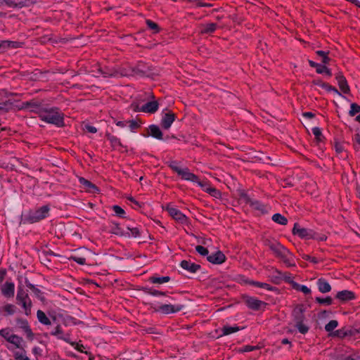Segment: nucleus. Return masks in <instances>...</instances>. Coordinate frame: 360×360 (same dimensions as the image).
Returning a JSON list of instances; mask_svg holds the SVG:
<instances>
[{
	"instance_id": "nucleus-29",
	"label": "nucleus",
	"mask_w": 360,
	"mask_h": 360,
	"mask_svg": "<svg viewBox=\"0 0 360 360\" xmlns=\"http://www.w3.org/2000/svg\"><path fill=\"white\" fill-rule=\"evenodd\" d=\"M61 334H62V330H61V328L59 325H58L56 327L55 330L51 331V335H54V336H58V338L59 339H61L67 342H70L72 345H75V342H70V338H69V335H66L63 336V335H60Z\"/></svg>"
},
{
	"instance_id": "nucleus-31",
	"label": "nucleus",
	"mask_w": 360,
	"mask_h": 360,
	"mask_svg": "<svg viewBox=\"0 0 360 360\" xmlns=\"http://www.w3.org/2000/svg\"><path fill=\"white\" fill-rule=\"evenodd\" d=\"M110 232L115 235L130 237L129 232L128 231L125 233L123 231L120 227L119 224L113 223Z\"/></svg>"
},
{
	"instance_id": "nucleus-23",
	"label": "nucleus",
	"mask_w": 360,
	"mask_h": 360,
	"mask_svg": "<svg viewBox=\"0 0 360 360\" xmlns=\"http://www.w3.org/2000/svg\"><path fill=\"white\" fill-rule=\"evenodd\" d=\"M328 51H316V62L328 64L331 58L328 57Z\"/></svg>"
},
{
	"instance_id": "nucleus-39",
	"label": "nucleus",
	"mask_w": 360,
	"mask_h": 360,
	"mask_svg": "<svg viewBox=\"0 0 360 360\" xmlns=\"http://www.w3.org/2000/svg\"><path fill=\"white\" fill-rule=\"evenodd\" d=\"M316 86H320L326 89L328 91H333L335 94H337L338 95H341V94L338 91V89L335 87H333V86L329 85L328 84L324 83L317 79H316Z\"/></svg>"
},
{
	"instance_id": "nucleus-37",
	"label": "nucleus",
	"mask_w": 360,
	"mask_h": 360,
	"mask_svg": "<svg viewBox=\"0 0 360 360\" xmlns=\"http://www.w3.org/2000/svg\"><path fill=\"white\" fill-rule=\"evenodd\" d=\"M205 184V187L202 188V189L207 192V193L210 194L212 196L216 198H219L221 197V192L214 188H212V187H207V184L206 183H204Z\"/></svg>"
},
{
	"instance_id": "nucleus-20",
	"label": "nucleus",
	"mask_w": 360,
	"mask_h": 360,
	"mask_svg": "<svg viewBox=\"0 0 360 360\" xmlns=\"http://www.w3.org/2000/svg\"><path fill=\"white\" fill-rule=\"evenodd\" d=\"M159 103L157 101H148L141 106V110L144 112L155 113L158 109Z\"/></svg>"
},
{
	"instance_id": "nucleus-4",
	"label": "nucleus",
	"mask_w": 360,
	"mask_h": 360,
	"mask_svg": "<svg viewBox=\"0 0 360 360\" xmlns=\"http://www.w3.org/2000/svg\"><path fill=\"white\" fill-rule=\"evenodd\" d=\"M174 171L176 172L181 178L186 181H190L197 183L201 188H204L205 184L199 181L198 176L190 172L188 168L181 169L180 167L174 168Z\"/></svg>"
},
{
	"instance_id": "nucleus-14",
	"label": "nucleus",
	"mask_w": 360,
	"mask_h": 360,
	"mask_svg": "<svg viewBox=\"0 0 360 360\" xmlns=\"http://www.w3.org/2000/svg\"><path fill=\"white\" fill-rule=\"evenodd\" d=\"M79 181L87 192L91 193H97L99 192L98 188L95 184H92L91 181L84 179V177H79Z\"/></svg>"
},
{
	"instance_id": "nucleus-45",
	"label": "nucleus",
	"mask_w": 360,
	"mask_h": 360,
	"mask_svg": "<svg viewBox=\"0 0 360 360\" xmlns=\"http://www.w3.org/2000/svg\"><path fill=\"white\" fill-rule=\"evenodd\" d=\"M347 328V338L356 337L360 333V328H356L352 326H346Z\"/></svg>"
},
{
	"instance_id": "nucleus-53",
	"label": "nucleus",
	"mask_w": 360,
	"mask_h": 360,
	"mask_svg": "<svg viewBox=\"0 0 360 360\" xmlns=\"http://www.w3.org/2000/svg\"><path fill=\"white\" fill-rule=\"evenodd\" d=\"M296 328L299 330L300 333L302 334H305L309 330V327L304 324L303 322L297 323L295 324Z\"/></svg>"
},
{
	"instance_id": "nucleus-28",
	"label": "nucleus",
	"mask_w": 360,
	"mask_h": 360,
	"mask_svg": "<svg viewBox=\"0 0 360 360\" xmlns=\"http://www.w3.org/2000/svg\"><path fill=\"white\" fill-rule=\"evenodd\" d=\"M22 108H30L31 111L35 112L39 115L40 110H42L44 107L41 106L39 104L34 101H27L23 103Z\"/></svg>"
},
{
	"instance_id": "nucleus-56",
	"label": "nucleus",
	"mask_w": 360,
	"mask_h": 360,
	"mask_svg": "<svg viewBox=\"0 0 360 360\" xmlns=\"http://www.w3.org/2000/svg\"><path fill=\"white\" fill-rule=\"evenodd\" d=\"M70 259H72L77 262L79 264H86V259L84 257H79L77 255H72L70 257Z\"/></svg>"
},
{
	"instance_id": "nucleus-10",
	"label": "nucleus",
	"mask_w": 360,
	"mask_h": 360,
	"mask_svg": "<svg viewBox=\"0 0 360 360\" xmlns=\"http://www.w3.org/2000/svg\"><path fill=\"white\" fill-rule=\"evenodd\" d=\"M243 302L245 304L251 309L258 310L262 305H266V304L259 300L255 297H250L248 295L243 296Z\"/></svg>"
},
{
	"instance_id": "nucleus-47",
	"label": "nucleus",
	"mask_w": 360,
	"mask_h": 360,
	"mask_svg": "<svg viewBox=\"0 0 360 360\" xmlns=\"http://www.w3.org/2000/svg\"><path fill=\"white\" fill-rule=\"evenodd\" d=\"M20 303L22 304V307L25 309V314L28 316L31 311V305L32 304H31L30 300H25L23 301H20Z\"/></svg>"
},
{
	"instance_id": "nucleus-57",
	"label": "nucleus",
	"mask_w": 360,
	"mask_h": 360,
	"mask_svg": "<svg viewBox=\"0 0 360 360\" xmlns=\"http://www.w3.org/2000/svg\"><path fill=\"white\" fill-rule=\"evenodd\" d=\"M15 307L13 304H8L4 307V310L6 312L7 315L13 314L15 312Z\"/></svg>"
},
{
	"instance_id": "nucleus-19",
	"label": "nucleus",
	"mask_w": 360,
	"mask_h": 360,
	"mask_svg": "<svg viewBox=\"0 0 360 360\" xmlns=\"http://www.w3.org/2000/svg\"><path fill=\"white\" fill-rule=\"evenodd\" d=\"M180 266L184 269L191 272L195 273L201 269V266L195 263H192L190 261L182 260Z\"/></svg>"
},
{
	"instance_id": "nucleus-9",
	"label": "nucleus",
	"mask_w": 360,
	"mask_h": 360,
	"mask_svg": "<svg viewBox=\"0 0 360 360\" xmlns=\"http://www.w3.org/2000/svg\"><path fill=\"white\" fill-rule=\"evenodd\" d=\"M165 209L169 212V215L178 222L181 224H186L188 222L187 217L177 209L170 207L169 205H167Z\"/></svg>"
},
{
	"instance_id": "nucleus-32",
	"label": "nucleus",
	"mask_w": 360,
	"mask_h": 360,
	"mask_svg": "<svg viewBox=\"0 0 360 360\" xmlns=\"http://www.w3.org/2000/svg\"><path fill=\"white\" fill-rule=\"evenodd\" d=\"M278 274V276L276 277V279H283L285 282L290 283L292 287V283H295L291 278V274L289 273H282L280 271H276Z\"/></svg>"
},
{
	"instance_id": "nucleus-12",
	"label": "nucleus",
	"mask_w": 360,
	"mask_h": 360,
	"mask_svg": "<svg viewBox=\"0 0 360 360\" xmlns=\"http://www.w3.org/2000/svg\"><path fill=\"white\" fill-rule=\"evenodd\" d=\"M176 119V115L172 111L165 113L161 120V126L164 129L170 128L172 124Z\"/></svg>"
},
{
	"instance_id": "nucleus-60",
	"label": "nucleus",
	"mask_w": 360,
	"mask_h": 360,
	"mask_svg": "<svg viewBox=\"0 0 360 360\" xmlns=\"http://www.w3.org/2000/svg\"><path fill=\"white\" fill-rule=\"evenodd\" d=\"M259 349V347L258 346H250V345H246L244 347L241 348L240 349V352H251L255 349Z\"/></svg>"
},
{
	"instance_id": "nucleus-44",
	"label": "nucleus",
	"mask_w": 360,
	"mask_h": 360,
	"mask_svg": "<svg viewBox=\"0 0 360 360\" xmlns=\"http://www.w3.org/2000/svg\"><path fill=\"white\" fill-rule=\"evenodd\" d=\"M338 326V322L336 320H331L330 321L326 326H325V330L332 333L333 330Z\"/></svg>"
},
{
	"instance_id": "nucleus-13",
	"label": "nucleus",
	"mask_w": 360,
	"mask_h": 360,
	"mask_svg": "<svg viewBox=\"0 0 360 360\" xmlns=\"http://www.w3.org/2000/svg\"><path fill=\"white\" fill-rule=\"evenodd\" d=\"M207 259L212 264H221L225 262L226 256L221 251L219 250L212 255H207Z\"/></svg>"
},
{
	"instance_id": "nucleus-5",
	"label": "nucleus",
	"mask_w": 360,
	"mask_h": 360,
	"mask_svg": "<svg viewBox=\"0 0 360 360\" xmlns=\"http://www.w3.org/2000/svg\"><path fill=\"white\" fill-rule=\"evenodd\" d=\"M50 209L48 205H44L34 212L30 213L27 217V221L31 224L37 222L46 218Z\"/></svg>"
},
{
	"instance_id": "nucleus-33",
	"label": "nucleus",
	"mask_w": 360,
	"mask_h": 360,
	"mask_svg": "<svg viewBox=\"0 0 360 360\" xmlns=\"http://www.w3.org/2000/svg\"><path fill=\"white\" fill-rule=\"evenodd\" d=\"M330 335L332 337H337L340 339H343L347 338V327H343L340 329H338L332 333H330Z\"/></svg>"
},
{
	"instance_id": "nucleus-21",
	"label": "nucleus",
	"mask_w": 360,
	"mask_h": 360,
	"mask_svg": "<svg viewBox=\"0 0 360 360\" xmlns=\"http://www.w3.org/2000/svg\"><path fill=\"white\" fill-rule=\"evenodd\" d=\"M354 293L350 290H345L338 292L336 295L335 298L342 301V302H347L349 300H352L354 299Z\"/></svg>"
},
{
	"instance_id": "nucleus-50",
	"label": "nucleus",
	"mask_w": 360,
	"mask_h": 360,
	"mask_svg": "<svg viewBox=\"0 0 360 360\" xmlns=\"http://www.w3.org/2000/svg\"><path fill=\"white\" fill-rule=\"evenodd\" d=\"M250 283L253 285H255L257 287L264 288V289H266V290H273V287H271L269 284L266 283H261V282H257V281H252L251 282H250Z\"/></svg>"
},
{
	"instance_id": "nucleus-52",
	"label": "nucleus",
	"mask_w": 360,
	"mask_h": 360,
	"mask_svg": "<svg viewBox=\"0 0 360 360\" xmlns=\"http://www.w3.org/2000/svg\"><path fill=\"white\" fill-rule=\"evenodd\" d=\"M4 42H6L4 44V50L8 47H11L14 49L21 47V45L22 44V43L13 41H4Z\"/></svg>"
},
{
	"instance_id": "nucleus-11",
	"label": "nucleus",
	"mask_w": 360,
	"mask_h": 360,
	"mask_svg": "<svg viewBox=\"0 0 360 360\" xmlns=\"http://www.w3.org/2000/svg\"><path fill=\"white\" fill-rule=\"evenodd\" d=\"M184 306L182 304H162L160 306L159 308L156 309V311H161L165 314H169L171 313L180 311L184 308Z\"/></svg>"
},
{
	"instance_id": "nucleus-17",
	"label": "nucleus",
	"mask_w": 360,
	"mask_h": 360,
	"mask_svg": "<svg viewBox=\"0 0 360 360\" xmlns=\"http://www.w3.org/2000/svg\"><path fill=\"white\" fill-rule=\"evenodd\" d=\"M5 3L10 7L22 8L28 6L34 3L33 0H4Z\"/></svg>"
},
{
	"instance_id": "nucleus-16",
	"label": "nucleus",
	"mask_w": 360,
	"mask_h": 360,
	"mask_svg": "<svg viewBox=\"0 0 360 360\" xmlns=\"http://www.w3.org/2000/svg\"><path fill=\"white\" fill-rule=\"evenodd\" d=\"M305 309L303 305H297L292 311V316L295 323L304 322Z\"/></svg>"
},
{
	"instance_id": "nucleus-63",
	"label": "nucleus",
	"mask_w": 360,
	"mask_h": 360,
	"mask_svg": "<svg viewBox=\"0 0 360 360\" xmlns=\"http://www.w3.org/2000/svg\"><path fill=\"white\" fill-rule=\"evenodd\" d=\"M335 151L338 153H340L345 150L344 144L342 143L335 142Z\"/></svg>"
},
{
	"instance_id": "nucleus-48",
	"label": "nucleus",
	"mask_w": 360,
	"mask_h": 360,
	"mask_svg": "<svg viewBox=\"0 0 360 360\" xmlns=\"http://www.w3.org/2000/svg\"><path fill=\"white\" fill-rule=\"evenodd\" d=\"M316 302L322 305H330L333 303V299L330 297L325 298L316 297Z\"/></svg>"
},
{
	"instance_id": "nucleus-43",
	"label": "nucleus",
	"mask_w": 360,
	"mask_h": 360,
	"mask_svg": "<svg viewBox=\"0 0 360 360\" xmlns=\"http://www.w3.org/2000/svg\"><path fill=\"white\" fill-rule=\"evenodd\" d=\"M16 299L20 301L30 300L27 293L20 287H18Z\"/></svg>"
},
{
	"instance_id": "nucleus-40",
	"label": "nucleus",
	"mask_w": 360,
	"mask_h": 360,
	"mask_svg": "<svg viewBox=\"0 0 360 360\" xmlns=\"http://www.w3.org/2000/svg\"><path fill=\"white\" fill-rule=\"evenodd\" d=\"M105 136L110 141V142L113 148H115L117 146H120L122 147L123 146L122 143L120 142V139L117 136H113V135L110 134V133H106Z\"/></svg>"
},
{
	"instance_id": "nucleus-26",
	"label": "nucleus",
	"mask_w": 360,
	"mask_h": 360,
	"mask_svg": "<svg viewBox=\"0 0 360 360\" xmlns=\"http://www.w3.org/2000/svg\"><path fill=\"white\" fill-rule=\"evenodd\" d=\"M14 284L11 282H6L2 287V294L8 297H13L14 295Z\"/></svg>"
},
{
	"instance_id": "nucleus-1",
	"label": "nucleus",
	"mask_w": 360,
	"mask_h": 360,
	"mask_svg": "<svg viewBox=\"0 0 360 360\" xmlns=\"http://www.w3.org/2000/svg\"><path fill=\"white\" fill-rule=\"evenodd\" d=\"M39 117L41 120L60 127L64 126L63 115L58 108H44L40 110Z\"/></svg>"
},
{
	"instance_id": "nucleus-38",
	"label": "nucleus",
	"mask_w": 360,
	"mask_h": 360,
	"mask_svg": "<svg viewBox=\"0 0 360 360\" xmlns=\"http://www.w3.org/2000/svg\"><path fill=\"white\" fill-rule=\"evenodd\" d=\"M221 335H228L233 333L238 332L240 328L238 326H224L221 329Z\"/></svg>"
},
{
	"instance_id": "nucleus-27",
	"label": "nucleus",
	"mask_w": 360,
	"mask_h": 360,
	"mask_svg": "<svg viewBox=\"0 0 360 360\" xmlns=\"http://www.w3.org/2000/svg\"><path fill=\"white\" fill-rule=\"evenodd\" d=\"M319 290L322 293H326L330 291V285L323 278H319L317 283Z\"/></svg>"
},
{
	"instance_id": "nucleus-30",
	"label": "nucleus",
	"mask_w": 360,
	"mask_h": 360,
	"mask_svg": "<svg viewBox=\"0 0 360 360\" xmlns=\"http://www.w3.org/2000/svg\"><path fill=\"white\" fill-rule=\"evenodd\" d=\"M25 284L27 287H28L32 292L36 295V297L39 299L41 301H44L45 300L43 292L37 288H36L34 285L30 283V281L26 279L25 280Z\"/></svg>"
},
{
	"instance_id": "nucleus-55",
	"label": "nucleus",
	"mask_w": 360,
	"mask_h": 360,
	"mask_svg": "<svg viewBox=\"0 0 360 360\" xmlns=\"http://www.w3.org/2000/svg\"><path fill=\"white\" fill-rule=\"evenodd\" d=\"M195 250L202 256H207L208 255L209 251L206 248H204L201 245H197L195 247Z\"/></svg>"
},
{
	"instance_id": "nucleus-2",
	"label": "nucleus",
	"mask_w": 360,
	"mask_h": 360,
	"mask_svg": "<svg viewBox=\"0 0 360 360\" xmlns=\"http://www.w3.org/2000/svg\"><path fill=\"white\" fill-rule=\"evenodd\" d=\"M131 72L128 73L125 70H123L121 73V76H134L138 75L140 77H149L151 75V70L148 66H146L143 63H139L136 66L131 68Z\"/></svg>"
},
{
	"instance_id": "nucleus-54",
	"label": "nucleus",
	"mask_w": 360,
	"mask_h": 360,
	"mask_svg": "<svg viewBox=\"0 0 360 360\" xmlns=\"http://www.w3.org/2000/svg\"><path fill=\"white\" fill-rule=\"evenodd\" d=\"M146 24L150 29H151L154 31L155 33H157L159 32L160 28L157 23L151 21L150 20H147Z\"/></svg>"
},
{
	"instance_id": "nucleus-25",
	"label": "nucleus",
	"mask_w": 360,
	"mask_h": 360,
	"mask_svg": "<svg viewBox=\"0 0 360 360\" xmlns=\"http://www.w3.org/2000/svg\"><path fill=\"white\" fill-rule=\"evenodd\" d=\"M328 64H323L316 62V73L323 75L329 78L332 76L331 70L327 67Z\"/></svg>"
},
{
	"instance_id": "nucleus-7",
	"label": "nucleus",
	"mask_w": 360,
	"mask_h": 360,
	"mask_svg": "<svg viewBox=\"0 0 360 360\" xmlns=\"http://www.w3.org/2000/svg\"><path fill=\"white\" fill-rule=\"evenodd\" d=\"M264 245L268 246L277 257L282 255L283 252H286V248L276 240H266Z\"/></svg>"
},
{
	"instance_id": "nucleus-36",
	"label": "nucleus",
	"mask_w": 360,
	"mask_h": 360,
	"mask_svg": "<svg viewBox=\"0 0 360 360\" xmlns=\"http://www.w3.org/2000/svg\"><path fill=\"white\" fill-rule=\"evenodd\" d=\"M217 24L216 23H209L207 25H202V28L200 31L202 34H210L215 31L217 28Z\"/></svg>"
},
{
	"instance_id": "nucleus-51",
	"label": "nucleus",
	"mask_w": 360,
	"mask_h": 360,
	"mask_svg": "<svg viewBox=\"0 0 360 360\" xmlns=\"http://www.w3.org/2000/svg\"><path fill=\"white\" fill-rule=\"evenodd\" d=\"M112 210L115 212L117 216L124 218L125 212L124 210L119 205H113L112 207Z\"/></svg>"
},
{
	"instance_id": "nucleus-3",
	"label": "nucleus",
	"mask_w": 360,
	"mask_h": 360,
	"mask_svg": "<svg viewBox=\"0 0 360 360\" xmlns=\"http://www.w3.org/2000/svg\"><path fill=\"white\" fill-rule=\"evenodd\" d=\"M315 114L311 112H305L302 114V117L300 118V122L307 129L309 134L311 133L315 135V126H314V120Z\"/></svg>"
},
{
	"instance_id": "nucleus-64",
	"label": "nucleus",
	"mask_w": 360,
	"mask_h": 360,
	"mask_svg": "<svg viewBox=\"0 0 360 360\" xmlns=\"http://www.w3.org/2000/svg\"><path fill=\"white\" fill-rule=\"evenodd\" d=\"M15 358L16 360H30L27 356H25L19 352L15 354Z\"/></svg>"
},
{
	"instance_id": "nucleus-6",
	"label": "nucleus",
	"mask_w": 360,
	"mask_h": 360,
	"mask_svg": "<svg viewBox=\"0 0 360 360\" xmlns=\"http://www.w3.org/2000/svg\"><path fill=\"white\" fill-rule=\"evenodd\" d=\"M0 335L4 338L8 342L13 344L17 348H19L22 338L16 335L10 334L8 328L0 330Z\"/></svg>"
},
{
	"instance_id": "nucleus-34",
	"label": "nucleus",
	"mask_w": 360,
	"mask_h": 360,
	"mask_svg": "<svg viewBox=\"0 0 360 360\" xmlns=\"http://www.w3.org/2000/svg\"><path fill=\"white\" fill-rule=\"evenodd\" d=\"M37 316L39 321L44 325H50L51 321L50 319L46 316L45 313L42 311L41 310H38L37 312Z\"/></svg>"
},
{
	"instance_id": "nucleus-15",
	"label": "nucleus",
	"mask_w": 360,
	"mask_h": 360,
	"mask_svg": "<svg viewBox=\"0 0 360 360\" xmlns=\"http://www.w3.org/2000/svg\"><path fill=\"white\" fill-rule=\"evenodd\" d=\"M278 258L288 267L295 266L296 265L295 256L288 249H286V252H283Z\"/></svg>"
},
{
	"instance_id": "nucleus-24",
	"label": "nucleus",
	"mask_w": 360,
	"mask_h": 360,
	"mask_svg": "<svg viewBox=\"0 0 360 360\" xmlns=\"http://www.w3.org/2000/svg\"><path fill=\"white\" fill-rule=\"evenodd\" d=\"M149 135L158 140L163 139V134L160 127L155 124H151L148 127Z\"/></svg>"
},
{
	"instance_id": "nucleus-46",
	"label": "nucleus",
	"mask_w": 360,
	"mask_h": 360,
	"mask_svg": "<svg viewBox=\"0 0 360 360\" xmlns=\"http://www.w3.org/2000/svg\"><path fill=\"white\" fill-rule=\"evenodd\" d=\"M360 112V105L357 103H352L350 105V110L349 111V115L351 117L354 116L356 113Z\"/></svg>"
},
{
	"instance_id": "nucleus-58",
	"label": "nucleus",
	"mask_w": 360,
	"mask_h": 360,
	"mask_svg": "<svg viewBox=\"0 0 360 360\" xmlns=\"http://www.w3.org/2000/svg\"><path fill=\"white\" fill-rule=\"evenodd\" d=\"M354 147L356 150L360 149V134L357 133L353 138Z\"/></svg>"
},
{
	"instance_id": "nucleus-59",
	"label": "nucleus",
	"mask_w": 360,
	"mask_h": 360,
	"mask_svg": "<svg viewBox=\"0 0 360 360\" xmlns=\"http://www.w3.org/2000/svg\"><path fill=\"white\" fill-rule=\"evenodd\" d=\"M127 229L130 231L129 232V234H130V236H133V237H139L140 236V232H139V230L138 228L135 227V228H130V227H127Z\"/></svg>"
},
{
	"instance_id": "nucleus-41",
	"label": "nucleus",
	"mask_w": 360,
	"mask_h": 360,
	"mask_svg": "<svg viewBox=\"0 0 360 360\" xmlns=\"http://www.w3.org/2000/svg\"><path fill=\"white\" fill-rule=\"evenodd\" d=\"M149 281L153 283H167L170 281L169 276H162V277H155V276H151L149 278Z\"/></svg>"
},
{
	"instance_id": "nucleus-18",
	"label": "nucleus",
	"mask_w": 360,
	"mask_h": 360,
	"mask_svg": "<svg viewBox=\"0 0 360 360\" xmlns=\"http://www.w3.org/2000/svg\"><path fill=\"white\" fill-rule=\"evenodd\" d=\"M335 79L338 81V85H339V87H340V90L344 94H349V91H350V89H349V85L347 84L346 78L342 75V73H338L336 75Z\"/></svg>"
},
{
	"instance_id": "nucleus-8",
	"label": "nucleus",
	"mask_w": 360,
	"mask_h": 360,
	"mask_svg": "<svg viewBox=\"0 0 360 360\" xmlns=\"http://www.w3.org/2000/svg\"><path fill=\"white\" fill-rule=\"evenodd\" d=\"M292 233L297 235L302 238L312 239L314 238V232L311 229L300 228L298 224L295 223L292 229Z\"/></svg>"
},
{
	"instance_id": "nucleus-62",
	"label": "nucleus",
	"mask_w": 360,
	"mask_h": 360,
	"mask_svg": "<svg viewBox=\"0 0 360 360\" xmlns=\"http://www.w3.org/2000/svg\"><path fill=\"white\" fill-rule=\"evenodd\" d=\"M12 106V103L9 101L0 103V110H4L5 111H7L8 108H10Z\"/></svg>"
},
{
	"instance_id": "nucleus-22",
	"label": "nucleus",
	"mask_w": 360,
	"mask_h": 360,
	"mask_svg": "<svg viewBox=\"0 0 360 360\" xmlns=\"http://www.w3.org/2000/svg\"><path fill=\"white\" fill-rule=\"evenodd\" d=\"M16 322L18 325L20 326V328L23 329L24 331L26 333L27 336L29 338L32 339L34 334L28 325L27 321L22 319H17Z\"/></svg>"
},
{
	"instance_id": "nucleus-61",
	"label": "nucleus",
	"mask_w": 360,
	"mask_h": 360,
	"mask_svg": "<svg viewBox=\"0 0 360 360\" xmlns=\"http://www.w3.org/2000/svg\"><path fill=\"white\" fill-rule=\"evenodd\" d=\"M323 135L321 134V129L319 127H316V146H319L320 149H322L321 146H319V142L322 141Z\"/></svg>"
},
{
	"instance_id": "nucleus-35",
	"label": "nucleus",
	"mask_w": 360,
	"mask_h": 360,
	"mask_svg": "<svg viewBox=\"0 0 360 360\" xmlns=\"http://www.w3.org/2000/svg\"><path fill=\"white\" fill-rule=\"evenodd\" d=\"M271 219L274 222L278 224L286 225L288 223L287 218L279 213L274 214Z\"/></svg>"
},
{
	"instance_id": "nucleus-49",
	"label": "nucleus",
	"mask_w": 360,
	"mask_h": 360,
	"mask_svg": "<svg viewBox=\"0 0 360 360\" xmlns=\"http://www.w3.org/2000/svg\"><path fill=\"white\" fill-rule=\"evenodd\" d=\"M143 290L146 293L151 295H153V296H158V295H163V296H165V292H161V291L156 290H153V289L148 288H144L143 289Z\"/></svg>"
},
{
	"instance_id": "nucleus-42",
	"label": "nucleus",
	"mask_w": 360,
	"mask_h": 360,
	"mask_svg": "<svg viewBox=\"0 0 360 360\" xmlns=\"http://www.w3.org/2000/svg\"><path fill=\"white\" fill-rule=\"evenodd\" d=\"M292 288L297 291H301L305 295H308L311 292V290L306 285H300L297 283H292Z\"/></svg>"
}]
</instances>
